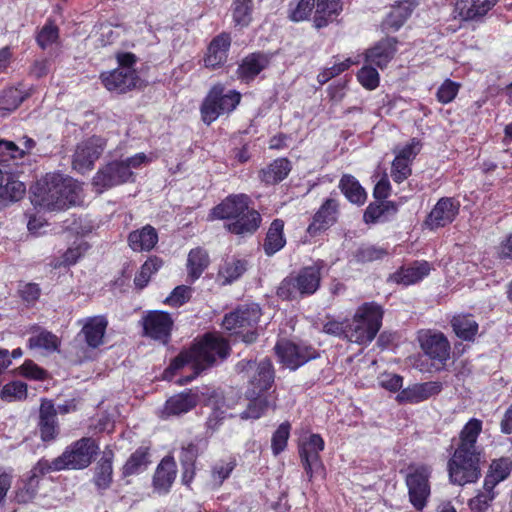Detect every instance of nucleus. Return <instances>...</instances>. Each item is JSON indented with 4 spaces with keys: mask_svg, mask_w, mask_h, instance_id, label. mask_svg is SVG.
<instances>
[{
    "mask_svg": "<svg viewBox=\"0 0 512 512\" xmlns=\"http://www.w3.org/2000/svg\"><path fill=\"white\" fill-rule=\"evenodd\" d=\"M230 353L228 342L215 334H206L190 349L179 353L170 364V368L178 370L184 366H190L192 373L179 379V384H187L196 378L203 370L212 366L217 358L225 359Z\"/></svg>",
    "mask_w": 512,
    "mask_h": 512,
    "instance_id": "7ed1b4c3",
    "label": "nucleus"
},
{
    "mask_svg": "<svg viewBox=\"0 0 512 512\" xmlns=\"http://www.w3.org/2000/svg\"><path fill=\"white\" fill-rule=\"evenodd\" d=\"M253 1L234 0L232 4L233 21L237 26L247 27L252 21Z\"/></svg>",
    "mask_w": 512,
    "mask_h": 512,
    "instance_id": "de8ad7c7",
    "label": "nucleus"
},
{
    "mask_svg": "<svg viewBox=\"0 0 512 512\" xmlns=\"http://www.w3.org/2000/svg\"><path fill=\"white\" fill-rule=\"evenodd\" d=\"M207 447L206 440H195L183 446L180 453L181 465H195L197 457Z\"/></svg>",
    "mask_w": 512,
    "mask_h": 512,
    "instance_id": "3c124183",
    "label": "nucleus"
},
{
    "mask_svg": "<svg viewBox=\"0 0 512 512\" xmlns=\"http://www.w3.org/2000/svg\"><path fill=\"white\" fill-rule=\"evenodd\" d=\"M274 349L280 361L291 370H296L318 357V352L313 347L285 340L278 341Z\"/></svg>",
    "mask_w": 512,
    "mask_h": 512,
    "instance_id": "2eb2a0df",
    "label": "nucleus"
},
{
    "mask_svg": "<svg viewBox=\"0 0 512 512\" xmlns=\"http://www.w3.org/2000/svg\"><path fill=\"white\" fill-rule=\"evenodd\" d=\"M106 147V140L100 136H92L77 144L72 157L73 168L85 173L90 171Z\"/></svg>",
    "mask_w": 512,
    "mask_h": 512,
    "instance_id": "ddd939ff",
    "label": "nucleus"
},
{
    "mask_svg": "<svg viewBox=\"0 0 512 512\" xmlns=\"http://www.w3.org/2000/svg\"><path fill=\"white\" fill-rule=\"evenodd\" d=\"M398 211L397 205L392 201H379L370 203L364 212L366 223L385 222L393 217Z\"/></svg>",
    "mask_w": 512,
    "mask_h": 512,
    "instance_id": "f704fd0d",
    "label": "nucleus"
},
{
    "mask_svg": "<svg viewBox=\"0 0 512 512\" xmlns=\"http://www.w3.org/2000/svg\"><path fill=\"white\" fill-rule=\"evenodd\" d=\"M158 242V233L151 225L132 231L128 235V244L135 252L152 250Z\"/></svg>",
    "mask_w": 512,
    "mask_h": 512,
    "instance_id": "2f4dec72",
    "label": "nucleus"
},
{
    "mask_svg": "<svg viewBox=\"0 0 512 512\" xmlns=\"http://www.w3.org/2000/svg\"><path fill=\"white\" fill-rule=\"evenodd\" d=\"M336 193H331L330 197L324 200L319 209L312 217L311 223L308 225L307 232L311 236H315L322 231L333 226L340 214V205Z\"/></svg>",
    "mask_w": 512,
    "mask_h": 512,
    "instance_id": "f3484780",
    "label": "nucleus"
},
{
    "mask_svg": "<svg viewBox=\"0 0 512 512\" xmlns=\"http://www.w3.org/2000/svg\"><path fill=\"white\" fill-rule=\"evenodd\" d=\"M430 272V265L426 261H415L408 267H402L391 274L389 280L405 286L415 284L426 277Z\"/></svg>",
    "mask_w": 512,
    "mask_h": 512,
    "instance_id": "bb28decb",
    "label": "nucleus"
},
{
    "mask_svg": "<svg viewBox=\"0 0 512 512\" xmlns=\"http://www.w3.org/2000/svg\"><path fill=\"white\" fill-rule=\"evenodd\" d=\"M397 40L387 37L380 40L374 47L366 52V62L381 69L386 67L396 53Z\"/></svg>",
    "mask_w": 512,
    "mask_h": 512,
    "instance_id": "a878e982",
    "label": "nucleus"
},
{
    "mask_svg": "<svg viewBox=\"0 0 512 512\" xmlns=\"http://www.w3.org/2000/svg\"><path fill=\"white\" fill-rule=\"evenodd\" d=\"M148 464V450L147 448H138L127 460L123 467L124 476H130L139 473L142 469L146 468Z\"/></svg>",
    "mask_w": 512,
    "mask_h": 512,
    "instance_id": "09e8293b",
    "label": "nucleus"
},
{
    "mask_svg": "<svg viewBox=\"0 0 512 512\" xmlns=\"http://www.w3.org/2000/svg\"><path fill=\"white\" fill-rule=\"evenodd\" d=\"M174 321L171 315L164 311H148L142 317L143 335L161 344L170 341Z\"/></svg>",
    "mask_w": 512,
    "mask_h": 512,
    "instance_id": "4468645a",
    "label": "nucleus"
},
{
    "mask_svg": "<svg viewBox=\"0 0 512 512\" xmlns=\"http://www.w3.org/2000/svg\"><path fill=\"white\" fill-rule=\"evenodd\" d=\"M324 446V440L319 434H311L299 445L301 463L309 480H312L313 475L323 469L319 453Z\"/></svg>",
    "mask_w": 512,
    "mask_h": 512,
    "instance_id": "dca6fc26",
    "label": "nucleus"
},
{
    "mask_svg": "<svg viewBox=\"0 0 512 512\" xmlns=\"http://www.w3.org/2000/svg\"><path fill=\"white\" fill-rule=\"evenodd\" d=\"M27 95L20 89L8 87L0 91V117H6L15 111Z\"/></svg>",
    "mask_w": 512,
    "mask_h": 512,
    "instance_id": "ea45409f",
    "label": "nucleus"
},
{
    "mask_svg": "<svg viewBox=\"0 0 512 512\" xmlns=\"http://www.w3.org/2000/svg\"><path fill=\"white\" fill-rule=\"evenodd\" d=\"M291 425L289 422H283L273 433L271 439V448L275 456L279 455L287 447L290 436Z\"/></svg>",
    "mask_w": 512,
    "mask_h": 512,
    "instance_id": "bf43d9fd",
    "label": "nucleus"
},
{
    "mask_svg": "<svg viewBox=\"0 0 512 512\" xmlns=\"http://www.w3.org/2000/svg\"><path fill=\"white\" fill-rule=\"evenodd\" d=\"M383 309L375 302L357 308L353 319L346 323V338L357 344H368L382 325Z\"/></svg>",
    "mask_w": 512,
    "mask_h": 512,
    "instance_id": "39448f33",
    "label": "nucleus"
},
{
    "mask_svg": "<svg viewBox=\"0 0 512 512\" xmlns=\"http://www.w3.org/2000/svg\"><path fill=\"white\" fill-rule=\"evenodd\" d=\"M236 369L239 372L247 373L252 389H249L251 396L268 390L274 382V369L268 358L262 359L259 363L252 360H241L237 363Z\"/></svg>",
    "mask_w": 512,
    "mask_h": 512,
    "instance_id": "f8f14e48",
    "label": "nucleus"
},
{
    "mask_svg": "<svg viewBox=\"0 0 512 512\" xmlns=\"http://www.w3.org/2000/svg\"><path fill=\"white\" fill-rule=\"evenodd\" d=\"M249 390L246 392L247 397L250 399L247 408L240 413V418L243 420H256L259 419L268 409L276 408L275 399H268L267 396L257 393L254 396L249 394Z\"/></svg>",
    "mask_w": 512,
    "mask_h": 512,
    "instance_id": "72a5a7b5",
    "label": "nucleus"
},
{
    "mask_svg": "<svg viewBox=\"0 0 512 512\" xmlns=\"http://www.w3.org/2000/svg\"><path fill=\"white\" fill-rule=\"evenodd\" d=\"M284 222L281 219H275L271 223L268 232L266 234L265 242L263 244V248L265 253L268 256H271L281 250L285 243L286 239L283 234Z\"/></svg>",
    "mask_w": 512,
    "mask_h": 512,
    "instance_id": "4c0bfd02",
    "label": "nucleus"
},
{
    "mask_svg": "<svg viewBox=\"0 0 512 512\" xmlns=\"http://www.w3.org/2000/svg\"><path fill=\"white\" fill-rule=\"evenodd\" d=\"M147 161L144 153H137L123 160H114L100 168L93 177V184L100 190L134 180L133 169L139 168Z\"/></svg>",
    "mask_w": 512,
    "mask_h": 512,
    "instance_id": "423d86ee",
    "label": "nucleus"
},
{
    "mask_svg": "<svg viewBox=\"0 0 512 512\" xmlns=\"http://www.w3.org/2000/svg\"><path fill=\"white\" fill-rule=\"evenodd\" d=\"M30 348H40L47 351L58 349V338L49 331H41L39 334L31 336L28 340Z\"/></svg>",
    "mask_w": 512,
    "mask_h": 512,
    "instance_id": "4d7b16f0",
    "label": "nucleus"
},
{
    "mask_svg": "<svg viewBox=\"0 0 512 512\" xmlns=\"http://www.w3.org/2000/svg\"><path fill=\"white\" fill-rule=\"evenodd\" d=\"M81 188L71 177L59 173L46 174L31 188L32 203L49 211H60L75 205Z\"/></svg>",
    "mask_w": 512,
    "mask_h": 512,
    "instance_id": "f03ea898",
    "label": "nucleus"
},
{
    "mask_svg": "<svg viewBox=\"0 0 512 512\" xmlns=\"http://www.w3.org/2000/svg\"><path fill=\"white\" fill-rule=\"evenodd\" d=\"M416 3L413 0H401L392 6L391 11L382 21L381 27L385 32L399 30L411 16Z\"/></svg>",
    "mask_w": 512,
    "mask_h": 512,
    "instance_id": "393cba45",
    "label": "nucleus"
},
{
    "mask_svg": "<svg viewBox=\"0 0 512 512\" xmlns=\"http://www.w3.org/2000/svg\"><path fill=\"white\" fill-rule=\"evenodd\" d=\"M98 449L94 439L83 437L69 445L59 457L48 461V466L52 471L84 469L91 464Z\"/></svg>",
    "mask_w": 512,
    "mask_h": 512,
    "instance_id": "6e6552de",
    "label": "nucleus"
},
{
    "mask_svg": "<svg viewBox=\"0 0 512 512\" xmlns=\"http://www.w3.org/2000/svg\"><path fill=\"white\" fill-rule=\"evenodd\" d=\"M59 38V29L52 20H48L38 32L36 41L42 49L50 47Z\"/></svg>",
    "mask_w": 512,
    "mask_h": 512,
    "instance_id": "052dcab7",
    "label": "nucleus"
},
{
    "mask_svg": "<svg viewBox=\"0 0 512 512\" xmlns=\"http://www.w3.org/2000/svg\"><path fill=\"white\" fill-rule=\"evenodd\" d=\"M495 497L494 488H488L484 483L483 490L470 499L468 505L473 512H484L489 508Z\"/></svg>",
    "mask_w": 512,
    "mask_h": 512,
    "instance_id": "864d4df0",
    "label": "nucleus"
},
{
    "mask_svg": "<svg viewBox=\"0 0 512 512\" xmlns=\"http://www.w3.org/2000/svg\"><path fill=\"white\" fill-rule=\"evenodd\" d=\"M482 431V421L470 419L459 434V442L447 463L450 482L459 486L475 483L481 477V463L484 455L477 445Z\"/></svg>",
    "mask_w": 512,
    "mask_h": 512,
    "instance_id": "f257e3e1",
    "label": "nucleus"
},
{
    "mask_svg": "<svg viewBox=\"0 0 512 512\" xmlns=\"http://www.w3.org/2000/svg\"><path fill=\"white\" fill-rule=\"evenodd\" d=\"M291 170L290 162L286 158L274 160L259 172V178L267 185H272L284 180Z\"/></svg>",
    "mask_w": 512,
    "mask_h": 512,
    "instance_id": "c9c22d12",
    "label": "nucleus"
},
{
    "mask_svg": "<svg viewBox=\"0 0 512 512\" xmlns=\"http://www.w3.org/2000/svg\"><path fill=\"white\" fill-rule=\"evenodd\" d=\"M112 457L111 451L104 452L95 467L94 483L99 489H107L112 482Z\"/></svg>",
    "mask_w": 512,
    "mask_h": 512,
    "instance_id": "79ce46f5",
    "label": "nucleus"
},
{
    "mask_svg": "<svg viewBox=\"0 0 512 512\" xmlns=\"http://www.w3.org/2000/svg\"><path fill=\"white\" fill-rule=\"evenodd\" d=\"M460 203L450 197H442L431 210L425 224L431 230L445 227L452 223L459 213Z\"/></svg>",
    "mask_w": 512,
    "mask_h": 512,
    "instance_id": "a211bd4d",
    "label": "nucleus"
},
{
    "mask_svg": "<svg viewBox=\"0 0 512 512\" xmlns=\"http://www.w3.org/2000/svg\"><path fill=\"white\" fill-rule=\"evenodd\" d=\"M209 265V256L201 248L192 249L188 254L187 268L188 275L192 282L198 279Z\"/></svg>",
    "mask_w": 512,
    "mask_h": 512,
    "instance_id": "c03bdc74",
    "label": "nucleus"
},
{
    "mask_svg": "<svg viewBox=\"0 0 512 512\" xmlns=\"http://www.w3.org/2000/svg\"><path fill=\"white\" fill-rule=\"evenodd\" d=\"M246 270L247 261L231 258L220 267L219 277L223 278V284H230L241 277Z\"/></svg>",
    "mask_w": 512,
    "mask_h": 512,
    "instance_id": "49530a36",
    "label": "nucleus"
},
{
    "mask_svg": "<svg viewBox=\"0 0 512 512\" xmlns=\"http://www.w3.org/2000/svg\"><path fill=\"white\" fill-rule=\"evenodd\" d=\"M270 62L268 55L264 53H252L246 56L237 69L238 77L249 82L263 71Z\"/></svg>",
    "mask_w": 512,
    "mask_h": 512,
    "instance_id": "c85d7f7f",
    "label": "nucleus"
},
{
    "mask_svg": "<svg viewBox=\"0 0 512 512\" xmlns=\"http://www.w3.org/2000/svg\"><path fill=\"white\" fill-rule=\"evenodd\" d=\"M16 174H8L0 188V198L6 201L15 202L20 200L26 191L24 183L15 178Z\"/></svg>",
    "mask_w": 512,
    "mask_h": 512,
    "instance_id": "a18cd8bd",
    "label": "nucleus"
},
{
    "mask_svg": "<svg viewBox=\"0 0 512 512\" xmlns=\"http://www.w3.org/2000/svg\"><path fill=\"white\" fill-rule=\"evenodd\" d=\"M235 467V463L232 461L224 462L220 461L217 462L212 467V480L217 485L220 486L231 474Z\"/></svg>",
    "mask_w": 512,
    "mask_h": 512,
    "instance_id": "69168bd1",
    "label": "nucleus"
},
{
    "mask_svg": "<svg viewBox=\"0 0 512 512\" xmlns=\"http://www.w3.org/2000/svg\"><path fill=\"white\" fill-rule=\"evenodd\" d=\"M47 460H40L30 471V475L26 480L22 481V485L18 487L15 500L18 503H28L34 499L37 494L40 477L51 472Z\"/></svg>",
    "mask_w": 512,
    "mask_h": 512,
    "instance_id": "aec40b11",
    "label": "nucleus"
},
{
    "mask_svg": "<svg viewBox=\"0 0 512 512\" xmlns=\"http://www.w3.org/2000/svg\"><path fill=\"white\" fill-rule=\"evenodd\" d=\"M137 73L134 69H115L101 74L103 85L116 93H125L136 86Z\"/></svg>",
    "mask_w": 512,
    "mask_h": 512,
    "instance_id": "5701e85b",
    "label": "nucleus"
},
{
    "mask_svg": "<svg viewBox=\"0 0 512 512\" xmlns=\"http://www.w3.org/2000/svg\"><path fill=\"white\" fill-rule=\"evenodd\" d=\"M315 8V0L291 1L288 8V17L294 22L307 19Z\"/></svg>",
    "mask_w": 512,
    "mask_h": 512,
    "instance_id": "8fccbe9b",
    "label": "nucleus"
},
{
    "mask_svg": "<svg viewBox=\"0 0 512 512\" xmlns=\"http://www.w3.org/2000/svg\"><path fill=\"white\" fill-rule=\"evenodd\" d=\"M338 186L344 196L351 203L356 205H362L365 203L367 194L354 176L343 175Z\"/></svg>",
    "mask_w": 512,
    "mask_h": 512,
    "instance_id": "58836bf2",
    "label": "nucleus"
},
{
    "mask_svg": "<svg viewBox=\"0 0 512 512\" xmlns=\"http://www.w3.org/2000/svg\"><path fill=\"white\" fill-rule=\"evenodd\" d=\"M199 397L196 392L188 390L170 397L166 401L164 412L170 415H181L192 410L198 403Z\"/></svg>",
    "mask_w": 512,
    "mask_h": 512,
    "instance_id": "473e14b6",
    "label": "nucleus"
},
{
    "mask_svg": "<svg viewBox=\"0 0 512 512\" xmlns=\"http://www.w3.org/2000/svg\"><path fill=\"white\" fill-rule=\"evenodd\" d=\"M88 247V244L82 241L79 244L68 248L62 256V260H54L51 265L54 268L73 265L87 251Z\"/></svg>",
    "mask_w": 512,
    "mask_h": 512,
    "instance_id": "13d9d810",
    "label": "nucleus"
},
{
    "mask_svg": "<svg viewBox=\"0 0 512 512\" xmlns=\"http://www.w3.org/2000/svg\"><path fill=\"white\" fill-rule=\"evenodd\" d=\"M411 175L410 162L401 160L400 158L394 159L392 162L391 176L396 183H402Z\"/></svg>",
    "mask_w": 512,
    "mask_h": 512,
    "instance_id": "338daca9",
    "label": "nucleus"
},
{
    "mask_svg": "<svg viewBox=\"0 0 512 512\" xmlns=\"http://www.w3.org/2000/svg\"><path fill=\"white\" fill-rule=\"evenodd\" d=\"M107 325L108 321L103 315L88 317L84 320L81 333L89 347L97 348L103 343Z\"/></svg>",
    "mask_w": 512,
    "mask_h": 512,
    "instance_id": "cd10ccee",
    "label": "nucleus"
},
{
    "mask_svg": "<svg viewBox=\"0 0 512 512\" xmlns=\"http://www.w3.org/2000/svg\"><path fill=\"white\" fill-rule=\"evenodd\" d=\"M176 478V463L172 457H165L158 465L154 477L153 485L157 492L167 493Z\"/></svg>",
    "mask_w": 512,
    "mask_h": 512,
    "instance_id": "c756f323",
    "label": "nucleus"
},
{
    "mask_svg": "<svg viewBox=\"0 0 512 512\" xmlns=\"http://www.w3.org/2000/svg\"><path fill=\"white\" fill-rule=\"evenodd\" d=\"M423 352L439 364H445L450 357V343L442 333L424 334L420 337Z\"/></svg>",
    "mask_w": 512,
    "mask_h": 512,
    "instance_id": "4be33fe9",
    "label": "nucleus"
},
{
    "mask_svg": "<svg viewBox=\"0 0 512 512\" xmlns=\"http://www.w3.org/2000/svg\"><path fill=\"white\" fill-rule=\"evenodd\" d=\"M321 280L318 265L302 268L296 276L283 279L277 289V295L284 300H294L299 296L312 295L319 288Z\"/></svg>",
    "mask_w": 512,
    "mask_h": 512,
    "instance_id": "1a4fd4ad",
    "label": "nucleus"
},
{
    "mask_svg": "<svg viewBox=\"0 0 512 512\" xmlns=\"http://www.w3.org/2000/svg\"><path fill=\"white\" fill-rule=\"evenodd\" d=\"M230 45L231 37L229 34L222 33L216 36L208 46L204 58L205 67L215 69L222 66L227 61Z\"/></svg>",
    "mask_w": 512,
    "mask_h": 512,
    "instance_id": "b1692460",
    "label": "nucleus"
},
{
    "mask_svg": "<svg viewBox=\"0 0 512 512\" xmlns=\"http://www.w3.org/2000/svg\"><path fill=\"white\" fill-rule=\"evenodd\" d=\"M18 146L13 141L0 139V167L5 170L16 171L18 174Z\"/></svg>",
    "mask_w": 512,
    "mask_h": 512,
    "instance_id": "37998d69",
    "label": "nucleus"
},
{
    "mask_svg": "<svg viewBox=\"0 0 512 512\" xmlns=\"http://www.w3.org/2000/svg\"><path fill=\"white\" fill-rule=\"evenodd\" d=\"M388 254L387 250L374 245H362L354 252V258L359 263H367L383 259Z\"/></svg>",
    "mask_w": 512,
    "mask_h": 512,
    "instance_id": "6e6d98bb",
    "label": "nucleus"
},
{
    "mask_svg": "<svg viewBox=\"0 0 512 512\" xmlns=\"http://www.w3.org/2000/svg\"><path fill=\"white\" fill-rule=\"evenodd\" d=\"M511 468L512 460L508 457L493 460L484 479L485 486L495 488L498 483L504 481L510 475Z\"/></svg>",
    "mask_w": 512,
    "mask_h": 512,
    "instance_id": "e433bc0d",
    "label": "nucleus"
},
{
    "mask_svg": "<svg viewBox=\"0 0 512 512\" xmlns=\"http://www.w3.org/2000/svg\"><path fill=\"white\" fill-rule=\"evenodd\" d=\"M221 84L214 85L202 102L201 117L205 124L210 125L220 115L232 112L240 103L241 94L235 90L224 92Z\"/></svg>",
    "mask_w": 512,
    "mask_h": 512,
    "instance_id": "9d476101",
    "label": "nucleus"
},
{
    "mask_svg": "<svg viewBox=\"0 0 512 512\" xmlns=\"http://www.w3.org/2000/svg\"><path fill=\"white\" fill-rule=\"evenodd\" d=\"M40 439L43 442H53L60 433V426L56 417L53 401L42 399L37 422Z\"/></svg>",
    "mask_w": 512,
    "mask_h": 512,
    "instance_id": "6ab92c4d",
    "label": "nucleus"
},
{
    "mask_svg": "<svg viewBox=\"0 0 512 512\" xmlns=\"http://www.w3.org/2000/svg\"><path fill=\"white\" fill-rule=\"evenodd\" d=\"M441 390L442 383L438 381L417 383L402 389L396 399L399 403L416 404L438 395Z\"/></svg>",
    "mask_w": 512,
    "mask_h": 512,
    "instance_id": "412c9836",
    "label": "nucleus"
},
{
    "mask_svg": "<svg viewBox=\"0 0 512 512\" xmlns=\"http://www.w3.org/2000/svg\"><path fill=\"white\" fill-rule=\"evenodd\" d=\"M342 11L341 0H315L313 23L321 29L331 23Z\"/></svg>",
    "mask_w": 512,
    "mask_h": 512,
    "instance_id": "7c9ffc66",
    "label": "nucleus"
},
{
    "mask_svg": "<svg viewBox=\"0 0 512 512\" xmlns=\"http://www.w3.org/2000/svg\"><path fill=\"white\" fill-rule=\"evenodd\" d=\"M16 145L18 146L19 154L17 155L19 157V160L23 159L27 155L41 157L47 154L43 149L37 147V142L33 138L27 135L20 137L18 139V144Z\"/></svg>",
    "mask_w": 512,
    "mask_h": 512,
    "instance_id": "680f3d73",
    "label": "nucleus"
},
{
    "mask_svg": "<svg viewBox=\"0 0 512 512\" xmlns=\"http://www.w3.org/2000/svg\"><path fill=\"white\" fill-rule=\"evenodd\" d=\"M2 400L21 401L27 398V384L22 381H12L3 386L0 392Z\"/></svg>",
    "mask_w": 512,
    "mask_h": 512,
    "instance_id": "603ef678",
    "label": "nucleus"
},
{
    "mask_svg": "<svg viewBox=\"0 0 512 512\" xmlns=\"http://www.w3.org/2000/svg\"><path fill=\"white\" fill-rule=\"evenodd\" d=\"M453 331L462 340L471 341L478 332V323L470 315H457L451 320Z\"/></svg>",
    "mask_w": 512,
    "mask_h": 512,
    "instance_id": "a19ab883",
    "label": "nucleus"
},
{
    "mask_svg": "<svg viewBox=\"0 0 512 512\" xmlns=\"http://www.w3.org/2000/svg\"><path fill=\"white\" fill-rule=\"evenodd\" d=\"M249 197L245 194L230 195L212 210L217 219H227L231 222L225 228L234 234L245 235L254 233L260 226L261 215L249 208Z\"/></svg>",
    "mask_w": 512,
    "mask_h": 512,
    "instance_id": "20e7f679",
    "label": "nucleus"
},
{
    "mask_svg": "<svg viewBox=\"0 0 512 512\" xmlns=\"http://www.w3.org/2000/svg\"><path fill=\"white\" fill-rule=\"evenodd\" d=\"M261 308L256 303L240 305L235 311L225 315L224 329L234 331L236 337L247 344L257 339L256 325L261 317Z\"/></svg>",
    "mask_w": 512,
    "mask_h": 512,
    "instance_id": "0eeeda50",
    "label": "nucleus"
},
{
    "mask_svg": "<svg viewBox=\"0 0 512 512\" xmlns=\"http://www.w3.org/2000/svg\"><path fill=\"white\" fill-rule=\"evenodd\" d=\"M162 264V260L158 257L149 258L147 261H145L141 267L140 272L134 278L135 285L140 289L144 288L147 285L151 275L157 272Z\"/></svg>",
    "mask_w": 512,
    "mask_h": 512,
    "instance_id": "5fc2aeb1",
    "label": "nucleus"
},
{
    "mask_svg": "<svg viewBox=\"0 0 512 512\" xmlns=\"http://www.w3.org/2000/svg\"><path fill=\"white\" fill-rule=\"evenodd\" d=\"M192 289L186 285H180L174 288L170 295L164 300L165 304L173 307H179L189 301Z\"/></svg>",
    "mask_w": 512,
    "mask_h": 512,
    "instance_id": "0e129e2a",
    "label": "nucleus"
},
{
    "mask_svg": "<svg viewBox=\"0 0 512 512\" xmlns=\"http://www.w3.org/2000/svg\"><path fill=\"white\" fill-rule=\"evenodd\" d=\"M459 85L451 80H446L437 91V99L443 104L451 102L457 95Z\"/></svg>",
    "mask_w": 512,
    "mask_h": 512,
    "instance_id": "774afa93",
    "label": "nucleus"
},
{
    "mask_svg": "<svg viewBox=\"0 0 512 512\" xmlns=\"http://www.w3.org/2000/svg\"><path fill=\"white\" fill-rule=\"evenodd\" d=\"M357 78L359 82L369 90H373L379 85V73L376 68L372 67L370 64L359 70Z\"/></svg>",
    "mask_w": 512,
    "mask_h": 512,
    "instance_id": "e2e57ef3",
    "label": "nucleus"
},
{
    "mask_svg": "<svg viewBox=\"0 0 512 512\" xmlns=\"http://www.w3.org/2000/svg\"><path fill=\"white\" fill-rule=\"evenodd\" d=\"M432 468L428 465L410 466L405 477L409 502L417 511H422L431 496L430 478Z\"/></svg>",
    "mask_w": 512,
    "mask_h": 512,
    "instance_id": "9b49d317",
    "label": "nucleus"
}]
</instances>
